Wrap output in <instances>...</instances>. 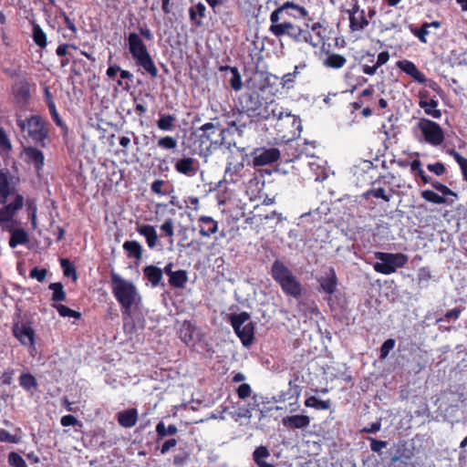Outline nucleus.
Masks as SVG:
<instances>
[{
    "label": "nucleus",
    "instance_id": "1",
    "mask_svg": "<svg viewBox=\"0 0 467 467\" xmlns=\"http://www.w3.org/2000/svg\"><path fill=\"white\" fill-rule=\"evenodd\" d=\"M286 9L296 11L302 18H306L309 16V12L304 6L286 1L271 13L269 31L276 37L286 35L296 43H311V33L307 28H301L287 21L279 23L280 14Z\"/></svg>",
    "mask_w": 467,
    "mask_h": 467
},
{
    "label": "nucleus",
    "instance_id": "2",
    "mask_svg": "<svg viewBox=\"0 0 467 467\" xmlns=\"http://www.w3.org/2000/svg\"><path fill=\"white\" fill-rule=\"evenodd\" d=\"M110 288L120 306L123 321L131 318V309L141 302V296L137 286L130 280L124 279L118 273L110 272Z\"/></svg>",
    "mask_w": 467,
    "mask_h": 467
},
{
    "label": "nucleus",
    "instance_id": "3",
    "mask_svg": "<svg viewBox=\"0 0 467 467\" xmlns=\"http://www.w3.org/2000/svg\"><path fill=\"white\" fill-rule=\"evenodd\" d=\"M139 32L140 35L134 32L129 34V51L136 65L143 68L152 78H155L159 73L158 68L148 51L147 46L140 37L141 36L146 40L150 41L153 38V35L147 26H140Z\"/></svg>",
    "mask_w": 467,
    "mask_h": 467
},
{
    "label": "nucleus",
    "instance_id": "4",
    "mask_svg": "<svg viewBox=\"0 0 467 467\" xmlns=\"http://www.w3.org/2000/svg\"><path fill=\"white\" fill-rule=\"evenodd\" d=\"M271 275L287 296L296 299L302 296V285L292 271L280 260H275L271 266Z\"/></svg>",
    "mask_w": 467,
    "mask_h": 467
},
{
    "label": "nucleus",
    "instance_id": "5",
    "mask_svg": "<svg viewBox=\"0 0 467 467\" xmlns=\"http://www.w3.org/2000/svg\"><path fill=\"white\" fill-rule=\"evenodd\" d=\"M274 121L276 135L282 141H292L300 136L301 119L297 116L285 110Z\"/></svg>",
    "mask_w": 467,
    "mask_h": 467
},
{
    "label": "nucleus",
    "instance_id": "6",
    "mask_svg": "<svg viewBox=\"0 0 467 467\" xmlns=\"http://www.w3.org/2000/svg\"><path fill=\"white\" fill-rule=\"evenodd\" d=\"M228 320L234 331L244 347L250 346L254 339V323L251 321V316L247 312L231 314Z\"/></svg>",
    "mask_w": 467,
    "mask_h": 467
},
{
    "label": "nucleus",
    "instance_id": "7",
    "mask_svg": "<svg viewBox=\"0 0 467 467\" xmlns=\"http://www.w3.org/2000/svg\"><path fill=\"white\" fill-rule=\"evenodd\" d=\"M375 257L378 262L373 265L374 270L386 275L394 274L398 268L404 267L409 261L408 255L402 253L377 252Z\"/></svg>",
    "mask_w": 467,
    "mask_h": 467
},
{
    "label": "nucleus",
    "instance_id": "8",
    "mask_svg": "<svg viewBox=\"0 0 467 467\" xmlns=\"http://www.w3.org/2000/svg\"><path fill=\"white\" fill-rule=\"evenodd\" d=\"M17 126L21 130L27 129L28 137L32 140L41 147H46V140L48 138L49 130L46 126V122L40 116L32 115L30 118L22 119L21 118L16 119Z\"/></svg>",
    "mask_w": 467,
    "mask_h": 467
},
{
    "label": "nucleus",
    "instance_id": "9",
    "mask_svg": "<svg viewBox=\"0 0 467 467\" xmlns=\"http://www.w3.org/2000/svg\"><path fill=\"white\" fill-rule=\"evenodd\" d=\"M418 128L427 143L432 146H440L443 143L445 139L444 131L437 122L422 118L418 122Z\"/></svg>",
    "mask_w": 467,
    "mask_h": 467
},
{
    "label": "nucleus",
    "instance_id": "10",
    "mask_svg": "<svg viewBox=\"0 0 467 467\" xmlns=\"http://www.w3.org/2000/svg\"><path fill=\"white\" fill-rule=\"evenodd\" d=\"M13 336L30 352L36 350V332L28 322H16L12 327Z\"/></svg>",
    "mask_w": 467,
    "mask_h": 467
},
{
    "label": "nucleus",
    "instance_id": "11",
    "mask_svg": "<svg viewBox=\"0 0 467 467\" xmlns=\"http://www.w3.org/2000/svg\"><path fill=\"white\" fill-rule=\"evenodd\" d=\"M252 158L254 167L272 164L279 160L280 150L276 148H257L252 152Z\"/></svg>",
    "mask_w": 467,
    "mask_h": 467
},
{
    "label": "nucleus",
    "instance_id": "12",
    "mask_svg": "<svg viewBox=\"0 0 467 467\" xmlns=\"http://www.w3.org/2000/svg\"><path fill=\"white\" fill-rule=\"evenodd\" d=\"M15 176L7 168L0 169V204L7 202V198L15 190Z\"/></svg>",
    "mask_w": 467,
    "mask_h": 467
},
{
    "label": "nucleus",
    "instance_id": "13",
    "mask_svg": "<svg viewBox=\"0 0 467 467\" xmlns=\"http://www.w3.org/2000/svg\"><path fill=\"white\" fill-rule=\"evenodd\" d=\"M239 103L242 107V109L245 111L249 116L256 115L262 106L260 95L256 91L244 94L239 99Z\"/></svg>",
    "mask_w": 467,
    "mask_h": 467
},
{
    "label": "nucleus",
    "instance_id": "14",
    "mask_svg": "<svg viewBox=\"0 0 467 467\" xmlns=\"http://www.w3.org/2000/svg\"><path fill=\"white\" fill-rule=\"evenodd\" d=\"M24 160L27 164H32L36 172L43 170L45 165V155L39 149L27 146L23 149Z\"/></svg>",
    "mask_w": 467,
    "mask_h": 467
},
{
    "label": "nucleus",
    "instance_id": "15",
    "mask_svg": "<svg viewBox=\"0 0 467 467\" xmlns=\"http://www.w3.org/2000/svg\"><path fill=\"white\" fill-rule=\"evenodd\" d=\"M307 18V23L305 25V28H307L311 33V43H307L313 47H317L320 45L325 43L327 37V27L320 22H315L313 24H309L312 20L310 17Z\"/></svg>",
    "mask_w": 467,
    "mask_h": 467
},
{
    "label": "nucleus",
    "instance_id": "16",
    "mask_svg": "<svg viewBox=\"0 0 467 467\" xmlns=\"http://www.w3.org/2000/svg\"><path fill=\"white\" fill-rule=\"evenodd\" d=\"M12 94L17 103L26 104L30 99V84L26 78H21L12 85Z\"/></svg>",
    "mask_w": 467,
    "mask_h": 467
},
{
    "label": "nucleus",
    "instance_id": "17",
    "mask_svg": "<svg viewBox=\"0 0 467 467\" xmlns=\"http://www.w3.org/2000/svg\"><path fill=\"white\" fill-rule=\"evenodd\" d=\"M175 171L187 177H193L198 171V161L192 157L177 159L174 162Z\"/></svg>",
    "mask_w": 467,
    "mask_h": 467
},
{
    "label": "nucleus",
    "instance_id": "18",
    "mask_svg": "<svg viewBox=\"0 0 467 467\" xmlns=\"http://www.w3.org/2000/svg\"><path fill=\"white\" fill-rule=\"evenodd\" d=\"M396 66L398 68H400L401 71L409 75L418 83L425 84L427 82L426 76L421 71L419 70V68L412 61L408 59L399 60L396 63Z\"/></svg>",
    "mask_w": 467,
    "mask_h": 467
},
{
    "label": "nucleus",
    "instance_id": "19",
    "mask_svg": "<svg viewBox=\"0 0 467 467\" xmlns=\"http://www.w3.org/2000/svg\"><path fill=\"white\" fill-rule=\"evenodd\" d=\"M317 283L320 285L322 291L329 296L333 295L338 285V280L334 268H330L325 275L317 278Z\"/></svg>",
    "mask_w": 467,
    "mask_h": 467
},
{
    "label": "nucleus",
    "instance_id": "20",
    "mask_svg": "<svg viewBox=\"0 0 467 467\" xmlns=\"http://www.w3.org/2000/svg\"><path fill=\"white\" fill-rule=\"evenodd\" d=\"M244 169V165L243 162L228 161L223 182L226 183H237L242 179V171Z\"/></svg>",
    "mask_w": 467,
    "mask_h": 467
},
{
    "label": "nucleus",
    "instance_id": "21",
    "mask_svg": "<svg viewBox=\"0 0 467 467\" xmlns=\"http://www.w3.org/2000/svg\"><path fill=\"white\" fill-rule=\"evenodd\" d=\"M285 113V109L279 105L275 99H272L269 102H266L265 107L258 110L256 116L265 119L275 120L277 116H281V114Z\"/></svg>",
    "mask_w": 467,
    "mask_h": 467
},
{
    "label": "nucleus",
    "instance_id": "22",
    "mask_svg": "<svg viewBox=\"0 0 467 467\" xmlns=\"http://www.w3.org/2000/svg\"><path fill=\"white\" fill-rule=\"evenodd\" d=\"M199 233L202 237H209L218 231V222L208 215H202L198 219Z\"/></svg>",
    "mask_w": 467,
    "mask_h": 467
},
{
    "label": "nucleus",
    "instance_id": "23",
    "mask_svg": "<svg viewBox=\"0 0 467 467\" xmlns=\"http://www.w3.org/2000/svg\"><path fill=\"white\" fill-rule=\"evenodd\" d=\"M117 420L119 424L123 428H132L138 421V410L137 409L131 408L117 414Z\"/></svg>",
    "mask_w": 467,
    "mask_h": 467
},
{
    "label": "nucleus",
    "instance_id": "24",
    "mask_svg": "<svg viewBox=\"0 0 467 467\" xmlns=\"http://www.w3.org/2000/svg\"><path fill=\"white\" fill-rule=\"evenodd\" d=\"M282 423L285 427L295 430L306 428L310 423V418L306 415H292L283 418Z\"/></svg>",
    "mask_w": 467,
    "mask_h": 467
},
{
    "label": "nucleus",
    "instance_id": "25",
    "mask_svg": "<svg viewBox=\"0 0 467 467\" xmlns=\"http://www.w3.org/2000/svg\"><path fill=\"white\" fill-rule=\"evenodd\" d=\"M137 232L145 237L146 243L150 249H153L158 243V234L154 226L150 224L138 225Z\"/></svg>",
    "mask_w": 467,
    "mask_h": 467
},
{
    "label": "nucleus",
    "instance_id": "26",
    "mask_svg": "<svg viewBox=\"0 0 467 467\" xmlns=\"http://www.w3.org/2000/svg\"><path fill=\"white\" fill-rule=\"evenodd\" d=\"M143 275L152 287L158 286L163 278V271L153 265L145 266L143 268Z\"/></svg>",
    "mask_w": 467,
    "mask_h": 467
},
{
    "label": "nucleus",
    "instance_id": "27",
    "mask_svg": "<svg viewBox=\"0 0 467 467\" xmlns=\"http://www.w3.org/2000/svg\"><path fill=\"white\" fill-rule=\"evenodd\" d=\"M347 63V58L340 54L327 52V57L323 60V66L327 68L339 69Z\"/></svg>",
    "mask_w": 467,
    "mask_h": 467
},
{
    "label": "nucleus",
    "instance_id": "28",
    "mask_svg": "<svg viewBox=\"0 0 467 467\" xmlns=\"http://www.w3.org/2000/svg\"><path fill=\"white\" fill-rule=\"evenodd\" d=\"M194 332L195 327L192 324L191 321L185 320L182 323L178 330V336L182 342H184L186 345H189L193 342Z\"/></svg>",
    "mask_w": 467,
    "mask_h": 467
},
{
    "label": "nucleus",
    "instance_id": "29",
    "mask_svg": "<svg viewBox=\"0 0 467 467\" xmlns=\"http://www.w3.org/2000/svg\"><path fill=\"white\" fill-rule=\"evenodd\" d=\"M129 258L140 260L143 254L141 244L138 241H126L122 245Z\"/></svg>",
    "mask_w": 467,
    "mask_h": 467
},
{
    "label": "nucleus",
    "instance_id": "30",
    "mask_svg": "<svg viewBox=\"0 0 467 467\" xmlns=\"http://www.w3.org/2000/svg\"><path fill=\"white\" fill-rule=\"evenodd\" d=\"M394 193L393 189H389V192H386V190L383 187H372L368 189L367 192H365L362 196L365 199L369 198L370 196L376 198V199H381L386 202H389Z\"/></svg>",
    "mask_w": 467,
    "mask_h": 467
},
{
    "label": "nucleus",
    "instance_id": "31",
    "mask_svg": "<svg viewBox=\"0 0 467 467\" xmlns=\"http://www.w3.org/2000/svg\"><path fill=\"white\" fill-rule=\"evenodd\" d=\"M29 242V235L23 228L14 229L11 231L9 239V246L16 248L19 244H26Z\"/></svg>",
    "mask_w": 467,
    "mask_h": 467
},
{
    "label": "nucleus",
    "instance_id": "32",
    "mask_svg": "<svg viewBox=\"0 0 467 467\" xmlns=\"http://www.w3.org/2000/svg\"><path fill=\"white\" fill-rule=\"evenodd\" d=\"M439 103L438 100L431 99L430 100L420 99L419 101V106L424 109V112L432 117L433 119H440L441 117V110L438 109Z\"/></svg>",
    "mask_w": 467,
    "mask_h": 467
},
{
    "label": "nucleus",
    "instance_id": "33",
    "mask_svg": "<svg viewBox=\"0 0 467 467\" xmlns=\"http://www.w3.org/2000/svg\"><path fill=\"white\" fill-rule=\"evenodd\" d=\"M156 442H160L161 440H163L167 436H172L177 434L178 428L174 424H170L169 426H166L162 420L157 423L156 428Z\"/></svg>",
    "mask_w": 467,
    "mask_h": 467
},
{
    "label": "nucleus",
    "instance_id": "34",
    "mask_svg": "<svg viewBox=\"0 0 467 467\" xmlns=\"http://www.w3.org/2000/svg\"><path fill=\"white\" fill-rule=\"evenodd\" d=\"M206 6L202 3H198L196 5L190 7L189 16L191 21L196 26H201L202 25V19L205 16Z\"/></svg>",
    "mask_w": 467,
    "mask_h": 467
},
{
    "label": "nucleus",
    "instance_id": "35",
    "mask_svg": "<svg viewBox=\"0 0 467 467\" xmlns=\"http://www.w3.org/2000/svg\"><path fill=\"white\" fill-rule=\"evenodd\" d=\"M32 38L34 43L44 49L47 46V34L41 28V26L36 22H32Z\"/></svg>",
    "mask_w": 467,
    "mask_h": 467
},
{
    "label": "nucleus",
    "instance_id": "36",
    "mask_svg": "<svg viewBox=\"0 0 467 467\" xmlns=\"http://www.w3.org/2000/svg\"><path fill=\"white\" fill-rule=\"evenodd\" d=\"M19 385L27 392L35 391L38 387L36 377L29 372H25L20 375Z\"/></svg>",
    "mask_w": 467,
    "mask_h": 467
},
{
    "label": "nucleus",
    "instance_id": "37",
    "mask_svg": "<svg viewBox=\"0 0 467 467\" xmlns=\"http://www.w3.org/2000/svg\"><path fill=\"white\" fill-rule=\"evenodd\" d=\"M369 22L365 16V11L356 15V16L349 17V28L352 32L362 31L368 26Z\"/></svg>",
    "mask_w": 467,
    "mask_h": 467
},
{
    "label": "nucleus",
    "instance_id": "38",
    "mask_svg": "<svg viewBox=\"0 0 467 467\" xmlns=\"http://www.w3.org/2000/svg\"><path fill=\"white\" fill-rule=\"evenodd\" d=\"M188 281V275L185 270H177L169 278V284L174 288H183Z\"/></svg>",
    "mask_w": 467,
    "mask_h": 467
},
{
    "label": "nucleus",
    "instance_id": "39",
    "mask_svg": "<svg viewBox=\"0 0 467 467\" xmlns=\"http://www.w3.org/2000/svg\"><path fill=\"white\" fill-rule=\"evenodd\" d=\"M176 118L171 114H161L157 120V127L163 131H171L175 128Z\"/></svg>",
    "mask_w": 467,
    "mask_h": 467
},
{
    "label": "nucleus",
    "instance_id": "40",
    "mask_svg": "<svg viewBox=\"0 0 467 467\" xmlns=\"http://www.w3.org/2000/svg\"><path fill=\"white\" fill-rule=\"evenodd\" d=\"M221 69L222 70L229 69L231 71L232 77L229 80L230 86L235 91L240 90L242 88L243 83H242V77H241V74H240L238 68L236 67L226 66L224 67H222Z\"/></svg>",
    "mask_w": 467,
    "mask_h": 467
},
{
    "label": "nucleus",
    "instance_id": "41",
    "mask_svg": "<svg viewBox=\"0 0 467 467\" xmlns=\"http://www.w3.org/2000/svg\"><path fill=\"white\" fill-rule=\"evenodd\" d=\"M410 171L415 176H419L424 184L431 182V177L427 175L422 169L421 161L419 159L413 160L410 163Z\"/></svg>",
    "mask_w": 467,
    "mask_h": 467
},
{
    "label": "nucleus",
    "instance_id": "42",
    "mask_svg": "<svg viewBox=\"0 0 467 467\" xmlns=\"http://www.w3.org/2000/svg\"><path fill=\"white\" fill-rule=\"evenodd\" d=\"M305 406L316 410H327L330 409L331 401L330 400H318L316 396H310L305 400Z\"/></svg>",
    "mask_w": 467,
    "mask_h": 467
},
{
    "label": "nucleus",
    "instance_id": "43",
    "mask_svg": "<svg viewBox=\"0 0 467 467\" xmlns=\"http://www.w3.org/2000/svg\"><path fill=\"white\" fill-rule=\"evenodd\" d=\"M48 288L53 292L51 299L55 302H62L67 299V294L64 290L62 283H51Z\"/></svg>",
    "mask_w": 467,
    "mask_h": 467
},
{
    "label": "nucleus",
    "instance_id": "44",
    "mask_svg": "<svg viewBox=\"0 0 467 467\" xmlns=\"http://www.w3.org/2000/svg\"><path fill=\"white\" fill-rule=\"evenodd\" d=\"M157 146L164 150H174L178 146V141L174 137L167 135L158 140Z\"/></svg>",
    "mask_w": 467,
    "mask_h": 467
},
{
    "label": "nucleus",
    "instance_id": "45",
    "mask_svg": "<svg viewBox=\"0 0 467 467\" xmlns=\"http://www.w3.org/2000/svg\"><path fill=\"white\" fill-rule=\"evenodd\" d=\"M449 154L453 157L454 161L460 166L463 181L467 182V159L462 156L457 150L451 149Z\"/></svg>",
    "mask_w": 467,
    "mask_h": 467
},
{
    "label": "nucleus",
    "instance_id": "46",
    "mask_svg": "<svg viewBox=\"0 0 467 467\" xmlns=\"http://www.w3.org/2000/svg\"><path fill=\"white\" fill-rule=\"evenodd\" d=\"M25 199L22 194H16L14 200L9 203H5L4 205L7 208V210L13 214L15 217L19 210H21L24 206Z\"/></svg>",
    "mask_w": 467,
    "mask_h": 467
},
{
    "label": "nucleus",
    "instance_id": "47",
    "mask_svg": "<svg viewBox=\"0 0 467 467\" xmlns=\"http://www.w3.org/2000/svg\"><path fill=\"white\" fill-rule=\"evenodd\" d=\"M59 316L63 317H74L79 319L81 317V313L76 310L69 308L68 306L62 304H56L53 306Z\"/></svg>",
    "mask_w": 467,
    "mask_h": 467
},
{
    "label": "nucleus",
    "instance_id": "48",
    "mask_svg": "<svg viewBox=\"0 0 467 467\" xmlns=\"http://www.w3.org/2000/svg\"><path fill=\"white\" fill-rule=\"evenodd\" d=\"M420 195L425 201L435 204H442L446 202V199L443 196L439 195L431 190L422 191Z\"/></svg>",
    "mask_w": 467,
    "mask_h": 467
},
{
    "label": "nucleus",
    "instance_id": "49",
    "mask_svg": "<svg viewBox=\"0 0 467 467\" xmlns=\"http://www.w3.org/2000/svg\"><path fill=\"white\" fill-rule=\"evenodd\" d=\"M7 462L10 467H27L24 458L16 451L8 453Z\"/></svg>",
    "mask_w": 467,
    "mask_h": 467
},
{
    "label": "nucleus",
    "instance_id": "50",
    "mask_svg": "<svg viewBox=\"0 0 467 467\" xmlns=\"http://www.w3.org/2000/svg\"><path fill=\"white\" fill-rule=\"evenodd\" d=\"M396 341L393 338H389L384 341L379 348V359L383 360L388 358L389 352L395 348Z\"/></svg>",
    "mask_w": 467,
    "mask_h": 467
},
{
    "label": "nucleus",
    "instance_id": "51",
    "mask_svg": "<svg viewBox=\"0 0 467 467\" xmlns=\"http://www.w3.org/2000/svg\"><path fill=\"white\" fill-rule=\"evenodd\" d=\"M60 265L63 268V273L65 276H72L74 280L78 278L76 268L68 259H61Z\"/></svg>",
    "mask_w": 467,
    "mask_h": 467
},
{
    "label": "nucleus",
    "instance_id": "52",
    "mask_svg": "<svg viewBox=\"0 0 467 467\" xmlns=\"http://www.w3.org/2000/svg\"><path fill=\"white\" fill-rule=\"evenodd\" d=\"M59 17H61L68 30L72 32V36H69L70 39L76 38L78 34V28L75 23L69 18L66 12L62 11L59 14Z\"/></svg>",
    "mask_w": 467,
    "mask_h": 467
},
{
    "label": "nucleus",
    "instance_id": "53",
    "mask_svg": "<svg viewBox=\"0 0 467 467\" xmlns=\"http://www.w3.org/2000/svg\"><path fill=\"white\" fill-rule=\"evenodd\" d=\"M429 25L427 22L422 24L420 28H412L411 32L419 38L421 43H427L426 36L429 35Z\"/></svg>",
    "mask_w": 467,
    "mask_h": 467
},
{
    "label": "nucleus",
    "instance_id": "54",
    "mask_svg": "<svg viewBox=\"0 0 467 467\" xmlns=\"http://www.w3.org/2000/svg\"><path fill=\"white\" fill-rule=\"evenodd\" d=\"M269 456H270V452L265 446L257 447L253 453V458H254V461L255 463L265 461L264 459H265Z\"/></svg>",
    "mask_w": 467,
    "mask_h": 467
},
{
    "label": "nucleus",
    "instance_id": "55",
    "mask_svg": "<svg viewBox=\"0 0 467 467\" xmlns=\"http://www.w3.org/2000/svg\"><path fill=\"white\" fill-rule=\"evenodd\" d=\"M432 275L429 267L423 266L418 270L417 278L419 285L427 284Z\"/></svg>",
    "mask_w": 467,
    "mask_h": 467
},
{
    "label": "nucleus",
    "instance_id": "56",
    "mask_svg": "<svg viewBox=\"0 0 467 467\" xmlns=\"http://www.w3.org/2000/svg\"><path fill=\"white\" fill-rule=\"evenodd\" d=\"M430 183L435 190L441 192L443 195L456 196V193L452 190H451L448 186H446L445 184H443L438 181L431 180Z\"/></svg>",
    "mask_w": 467,
    "mask_h": 467
},
{
    "label": "nucleus",
    "instance_id": "57",
    "mask_svg": "<svg viewBox=\"0 0 467 467\" xmlns=\"http://www.w3.org/2000/svg\"><path fill=\"white\" fill-rule=\"evenodd\" d=\"M14 216L11 214V213L7 210V208L3 205L2 208H0V226L5 227L7 223L14 221Z\"/></svg>",
    "mask_w": 467,
    "mask_h": 467
},
{
    "label": "nucleus",
    "instance_id": "58",
    "mask_svg": "<svg viewBox=\"0 0 467 467\" xmlns=\"http://www.w3.org/2000/svg\"><path fill=\"white\" fill-rule=\"evenodd\" d=\"M161 230L164 234L165 236L171 239L174 235V226H173L172 219L171 218L166 219L161 225Z\"/></svg>",
    "mask_w": 467,
    "mask_h": 467
},
{
    "label": "nucleus",
    "instance_id": "59",
    "mask_svg": "<svg viewBox=\"0 0 467 467\" xmlns=\"http://www.w3.org/2000/svg\"><path fill=\"white\" fill-rule=\"evenodd\" d=\"M47 275V270L46 268H38L34 267L29 272V276L33 279H36L38 282L42 283L45 281Z\"/></svg>",
    "mask_w": 467,
    "mask_h": 467
},
{
    "label": "nucleus",
    "instance_id": "60",
    "mask_svg": "<svg viewBox=\"0 0 467 467\" xmlns=\"http://www.w3.org/2000/svg\"><path fill=\"white\" fill-rule=\"evenodd\" d=\"M427 169L437 176H442L446 172V167L444 163L441 161L428 164Z\"/></svg>",
    "mask_w": 467,
    "mask_h": 467
},
{
    "label": "nucleus",
    "instance_id": "61",
    "mask_svg": "<svg viewBox=\"0 0 467 467\" xmlns=\"http://www.w3.org/2000/svg\"><path fill=\"white\" fill-rule=\"evenodd\" d=\"M301 309L306 313V315L313 316H318L320 314V311L315 302H311L310 304H300Z\"/></svg>",
    "mask_w": 467,
    "mask_h": 467
},
{
    "label": "nucleus",
    "instance_id": "62",
    "mask_svg": "<svg viewBox=\"0 0 467 467\" xmlns=\"http://www.w3.org/2000/svg\"><path fill=\"white\" fill-rule=\"evenodd\" d=\"M2 72L10 78H19L21 76V66L2 67Z\"/></svg>",
    "mask_w": 467,
    "mask_h": 467
},
{
    "label": "nucleus",
    "instance_id": "63",
    "mask_svg": "<svg viewBox=\"0 0 467 467\" xmlns=\"http://www.w3.org/2000/svg\"><path fill=\"white\" fill-rule=\"evenodd\" d=\"M236 393L239 399L244 400L250 397L252 393L251 386L247 383H243L237 388Z\"/></svg>",
    "mask_w": 467,
    "mask_h": 467
},
{
    "label": "nucleus",
    "instance_id": "64",
    "mask_svg": "<svg viewBox=\"0 0 467 467\" xmlns=\"http://www.w3.org/2000/svg\"><path fill=\"white\" fill-rule=\"evenodd\" d=\"M297 68H298V67H296L294 72L287 73V74L284 75V77L282 78V82H281V84L284 88L285 87V88H289L292 87V84L294 83L295 78L297 74Z\"/></svg>",
    "mask_w": 467,
    "mask_h": 467
}]
</instances>
